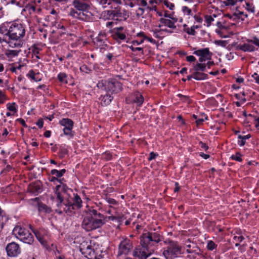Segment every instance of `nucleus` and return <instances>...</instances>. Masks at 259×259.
Wrapping results in <instances>:
<instances>
[{
	"mask_svg": "<svg viewBox=\"0 0 259 259\" xmlns=\"http://www.w3.org/2000/svg\"><path fill=\"white\" fill-rule=\"evenodd\" d=\"M25 34V29L21 24L4 23L0 26V42H5L12 48H20Z\"/></svg>",
	"mask_w": 259,
	"mask_h": 259,
	"instance_id": "nucleus-1",
	"label": "nucleus"
},
{
	"mask_svg": "<svg viewBox=\"0 0 259 259\" xmlns=\"http://www.w3.org/2000/svg\"><path fill=\"white\" fill-rule=\"evenodd\" d=\"M104 223L102 214L95 209L89 208L84 215L81 227L85 231H90L101 227Z\"/></svg>",
	"mask_w": 259,
	"mask_h": 259,
	"instance_id": "nucleus-2",
	"label": "nucleus"
},
{
	"mask_svg": "<svg viewBox=\"0 0 259 259\" xmlns=\"http://www.w3.org/2000/svg\"><path fill=\"white\" fill-rule=\"evenodd\" d=\"M81 198L78 195H76L73 202H71L69 199H65V201L62 203V206L58 207L56 211L59 214H61L63 211H64L68 215H71L74 213V210L75 209H78L81 207Z\"/></svg>",
	"mask_w": 259,
	"mask_h": 259,
	"instance_id": "nucleus-3",
	"label": "nucleus"
},
{
	"mask_svg": "<svg viewBox=\"0 0 259 259\" xmlns=\"http://www.w3.org/2000/svg\"><path fill=\"white\" fill-rule=\"evenodd\" d=\"M97 86L99 89L112 95L119 93L121 90V83L114 79L102 80L97 83Z\"/></svg>",
	"mask_w": 259,
	"mask_h": 259,
	"instance_id": "nucleus-4",
	"label": "nucleus"
},
{
	"mask_svg": "<svg viewBox=\"0 0 259 259\" xmlns=\"http://www.w3.org/2000/svg\"><path fill=\"white\" fill-rule=\"evenodd\" d=\"M160 235L154 232L144 233L140 239V242L144 247L152 248V246L161 241Z\"/></svg>",
	"mask_w": 259,
	"mask_h": 259,
	"instance_id": "nucleus-5",
	"label": "nucleus"
},
{
	"mask_svg": "<svg viewBox=\"0 0 259 259\" xmlns=\"http://www.w3.org/2000/svg\"><path fill=\"white\" fill-rule=\"evenodd\" d=\"M165 243L167 246L163 251V255L166 259H172L175 256L181 254V247L177 242L168 240Z\"/></svg>",
	"mask_w": 259,
	"mask_h": 259,
	"instance_id": "nucleus-6",
	"label": "nucleus"
},
{
	"mask_svg": "<svg viewBox=\"0 0 259 259\" xmlns=\"http://www.w3.org/2000/svg\"><path fill=\"white\" fill-rule=\"evenodd\" d=\"M13 234L24 243L31 244L34 240L33 235L24 228L16 226L13 230Z\"/></svg>",
	"mask_w": 259,
	"mask_h": 259,
	"instance_id": "nucleus-7",
	"label": "nucleus"
},
{
	"mask_svg": "<svg viewBox=\"0 0 259 259\" xmlns=\"http://www.w3.org/2000/svg\"><path fill=\"white\" fill-rule=\"evenodd\" d=\"M105 13L107 14L109 19L119 21H125L129 17L128 12L118 6L105 11Z\"/></svg>",
	"mask_w": 259,
	"mask_h": 259,
	"instance_id": "nucleus-8",
	"label": "nucleus"
},
{
	"mask_svg": "<svg viewBox=\"0 0 259 259\" xmlns=\"http://www.w3.org/2000/svg\"><path fill=\"white\" fill-rule=\"evenodd\" d=\"M246 41L242 45H238L237 49L243 52H252L257 50L254 45L259 47V39L257 37H254L252 39H247Z\"/></svg>",
	"mask_w": 259,
	"mask_h": 259,
	"instance_id": "nucleus-9",
	"label": "nucleus"
},
{
	"mask_svg": "<svg viewBox=\"0 0 259 259\" xmlns=\"http://www.w3.org/2000/svg\"><path fill=\"white\" fill-rule=\"evenodd\" d=\"M154 252V248L149 247H144L136 248L133 252V256L137 257L139 259H147Z\"/></svg>",
	"mask_w": 259,
	"mask_h": 259,
	"instance_id": "nucleus-10",
	"label": "nucleus"
},
{
	"mask_svg": "<svg viewBox=\"0 0 259 259\" xmlns=\"http://www.w3.org/2000/svg\"><path fill=\"white\" fill-rule=\"evenodd\" d=\"M60 124L63 126V131L64 134L72 137L74 135L72 128L73 126V122L69 118H63L60 121Z\"/></svg>",
	"mask_w": 259,
	"mask_h": 259,
	"instance_id": "nucleus-11",
	"label": "nucleus"
},
{
	"mask_svg": "<svg viewBox=\"0 0 259 259\" xmlns=\"http://www.w3.org/2000/svg\"><path fill=\"white\" fill-rule=\"evenodd\" d=\"M68 188L65 185H57L55 189V193L57 196V199L58 200L57 203V206L58 207H62V203L65 201L63 197L62 196V193H66L67 191Z\"/></svg>",
	"mask_w": 259,
	"mask_h": 259,
	"instance_id": "nucleus-12",
	"label": "nucleus"
},
{
	"mask_svg": "<svg viewBox=\"0 0 259 259\" xmlns=\"http://www.w3.org/2000/svg\"><path fill=\"white\" fill-rule=\"evenodd\" d=\"M80 251L86 257L92 259L95 255V252L92 248L90 243L84 241L81 243L79 246Z\"/></svg>",
	"mask_w": 259,
	"mask_h": 259,
	"instance_id": "nucleus-13",
	"label": "nucleus"
},
{
	"mask_svg": "<svg viewBox=\"0 0 259 259\" xmlns=\"http://www.w3.org/2000/svg\"><path fill=\"white\" fill-rule=\"evenodd\" d=\"M6 249L8 255L10 257L17 256L21 253L19 245L14 242L8 244Z\"/></svg>",
	"mask_w": 259,
	"mask_h": 259,
	"instance_id": "nucleus-14",
	"label": "nucleus"
},
{
	"mask_svg": "<svg viewBox=\"0 0 259 259\" xmlns=\"http://www.w3.org/2000/svg\"><path fill=\"white\" fill-rule=\"evenodd\" d=\"M193 54L199 57V61L201 63L210 60L212 54L208 48H204L195 51Z\"/></svg>",
	"mask_w": 259,
	"mask_h": 259,
	"instance_id": "nucleus-15",
	"label": "nucleus"
},
{
	"mask_svg": "<svg viewBox=\"0 0 259 259\" xmlns=\"http://www.w3.org/2000/svg\"><path fill=\"white\" fill-rule=\"evenodd\" d=\"M132 248V243L130 240L127 239L122 240L119 245L118 255L122 254H127Z\"/></svg>",
	"mask_w": 259,
	"mask_h": 259,
	"instance_id": "nucleus-16",
	"label": "nucleus"
},
{
	"mask_svg": "<svg viewBox=\"0 0 259 259\" xmlns=\"http://www.w3.org/2000/svg\"><path fill=\"white\" fill-rule=\"evenodd\" d=\"M69 15L73 18L77 19L78 20L87 21L89 19V16L84 13V12L77 11L76 10L71 9L69 12Z\"/></svg>",
	"mask_w": 259,
	"mask_h": 259,
	"instance_id": "nucleus-17",
	"label": "nucleus"
},
{
	"mask_svg": "<svg viewBox=\"0 0 259 259\" xmlns=\"http://www.w3.org/2000/svg\"><path fill=\"white\" fill-rule=\"evenodd\" d=\"M72 5L76 10L84 12L88 10L90 8V6L88 4L85 2H82L80 0H74L72 2Z\"/></svg>",
	"mask_w": 259,
	"mask_h": 259,
	"instance_id": "nucleus-18",
	"label": "nucleus"
},
{
	"mask_svg": "<svg viewBox=\"0 0 259 259\" xmlns=\"http://www.w3.org/2000/svg\"><path fill=\"white\" fill-rule=\"evenodd\" d=\"M160 23L165 26L169 28L176 29V25L175 23L178 21L177 18L169 19L168 18H160L159 20Z\"/></svg>",
	"mask_w": 259,
	"mask_h": 259,
	"instance_id": "nucleus-19",
	"label": "nucleus"
},
{
	"mask_svg": "<svg viewBox=\"0 0 259 259\" xmlns=\"http://www.w3.org/2000/svg\"><path fill=\"white\" fill-rule=\"evenodd\" d=\"M28 191L34 194H37L41 192V187L39 183H35L30 185L28 188Z\"/></svg>",
	"mask_w": 259,
	"mask_h": 259,
	"instance_id": "nucleus-20",
	"label": "nucleus"
},
{
	"mask_svg": "<svg viewBox=\"0 0 259 259\" xmlns=\"http://www.w3.org/2000/svg\"><path fill=\"white\" fill-rule=\"evenodd\" d=\"M113 97L110 94H108L104 96H101L100 97L101 104L102 106H107L109 105L111 101L113 100Z\"/></svg>",
	"mask_w": 259,
	"mask_h": 259,
	"instance_id": "nucleus-21",
	"label": "nucleus"
},
{
	"mask_svg": "<svg viewBox=\"0 0 259 259\" xmlns=\"http://www.w3.org/2000/svg\"><path fill=\"white\" fill-rule=\"evenodd\" d=\"M34 200L37 202L38 209L39 212L50 213L51 211V209L45 204L38 202V198H36Z\"/></svg>",
	"mask_w": 259,
	"mask_h": 259,
	"instance_id": "nucleus-22",
	"label": "nucleus"
},
{
	"mask_svg": "<svg viewBox=\"0 0 259 259\" xmlns=\"http://www.w3.org/2000/svg\"><path fill=\"white\" fill-rule=\"evenodd\" d=\"M99 4L101 5L104 8H106L108 6H109L111 3H114L116 4H121V0H97Z\"/></svg>",
	"mask_w": 259,
	"mask_h": 259,
	"instance_id": "nucleus-23",
	"label": "nucleus"
},
{
	"mask_svg": "<svg viewBox=\"0 0 259 259\" xmlns=\"http://www.w3.org/2000/svg\"><path fill=\"white\" fill-rule=\"evenodd\" d=\"M207 77L208 75L206 74L197 71H193V78L196 80H204L207 79Z\"/></svg>",
	"mask_w": 259,
	"mask_h": 259,
	"instance_id": "nucleus-24",
	"label": "nucleus"
},
{
	"mask_svg": "<svg viewBox=\"0 0 259 259\" xmlns=\"http://www.w3.org/2000/svg\"><path fill=\"white\" fill-rule=\"evenodd\" d=\"M146 11H147L146 7H139L136 10V15L138 18H145L144 14Z\"/></svg>",
	"mask_w": 259,
	"mask_h": 259,
	"instance_id": "nucleus-25",
	"label": "nucleus"
},
{
	"mask_svg": "<svg viewBox=\"0 0 259 259\" xmlns=\"http://www.w3.org/2000/svg\"><path fill=\"white\" fill-rule=\"evenodd\" d=\"M144 101L143 97L139 93H137L135 95V97L133 99V102L136 103L138 105L140 106L142 104Z\"/></svg>",
	"mask_w": 259,
	"mask_h": 259,
	"instance_id": "nucleus-26",
	"label": "nucleus"
},
{
	"mask_svg": "<svg viewBox=\"0 0 259 259\" xmlns=\"http://www.w3.org/2000/svg\"><path fill=\"white\" fill-rule=\"evenodd\" d=\"M206 68V64L205 63H196L193 67V69H192L193 71H205Z\"/></svg>",
	"mask_w": 259,
	"mask_h": 259,
	"instance_id": "nucleus-27",
	"label": "nucleus"
},
{
	"mask_svg": "<svg viewBox=\"0 0 259 259\" xmlns=\"http://www.w3.org/2000/svg\"><path fill=\"white\" fill-rule=\"evenodd\" d=\"M66 170L65 169H62L61 170H58L57 169H52L51 171V174L52 175L55 176L57 178H60L63 176V175L65 173Z\"/></svg>",
	"mask_w": 259,
	"mask_h": 259,
	"instance_id": "nucleus-28",
	"label": "nucleus"
},
{
	"mask_svg": "<svg viewBox=\"0 0 259 259\" xmlns=\"http://www.w3.org/2000/svg\"><path fill=\"white\" fill-rule=\"evenodd\" d=\"M114 37L116 39H119L120 40H124L126 37L125 34L120 32H115L114 34Z\"/></svg>",
	"mask_w": 259,
	"mask_h": 259,
	"instance_id": "nucleus-29",
	"label": "nucleus"
},
{
	"mask_svg": "<svg viewBox=\"0 0 259 259\" xmlns=\"http://www.w3.org/2000/svg\"><path fill=\"white\" fill-rule=\"evenodd\" d=\"M67 75L64 73H60L58 75V78L59 80L62 82L64 83H67V80H66Z\"/></svg>",
	"mask_w": 259,
	"mask_h": 259,
	"instance_id": "nucleus-30",
	"label": "nucleus"
},
{
	"mask_svg": "<svg viewBox=\"0 0 259 259\" xmlns=\"http://www.w3.org/2000/svg\"><path fill=\"white\" fill-rule=\"evenodd\" d=\"M27 75L35 81H38L40 80V78H38L36 77V74L33 71H30Z\"/></svg>",
	"mask_w": 259,
	"mask_h": 259,
	"instance_id": "nucleus-31",
	"label": "nucleus"
},
{
	"mask_svg": "<svg viewBox=\"0 0 259 259\" xmlns=\"http://www.w3.org/2000/svg\"><path fill=\"white\" fill-rule=\"evenodd\" d=\"M136 5L139 7H147L148 3L146 0H139L137 2H136Z\"/></svg>",
	"mask_w": 259,
	"mask_h": 259,
	"instance_id": "nucleus-32",
	"label": "nucleus"
},
{
	"mask_svg": "<svg viewBox=\"0 0 259 259\" xmlns=\"http://www.w3.org/2000/svg\"><path fill=\"white\" fill-rule=\"evenodd\" d=\"M245 9L249 12L252 13L254 12V7L248 3L245 4Z\"/></svg>",
	"mask_w": 259,
	"mask_h": 259,
	"instance_id": "nucleus-33",
	"label": "nucleus"
},
{
	"mask_svg": "<svg viewBox=\"0 0 259 259\" xmlns=\"http://www.w3.org/2000/svg\"><path fill=\"white\" fill-rule=\"evenodd\" d=\"M94 42L95 44H96L97 46L101 47L103 45V41L102 39L100 38V37L98 36L94 38Z\"/></svg>",
	"mask_w": 259,
	"mask_h": 259,
	"instance_id": "nucleus-34",
	"label": "nucleus"
},
{
	"mask_svg": "<svg viewBox=\"0 0 259 259\" xmlns=\"http://www.w3.org/2000/svg\"><path fill=\"white\" fill-rule=\"evenodd\" d=\"M216 246V244L212 241H209L207 243V247L210 250H212Z\"/></svg>",
	"mask_w": 259,
	"mask_h": 259,
	"instance_id": "nucleus-35",
	"label": "nucleus"
},
{
	"mask_svg": "<svg viewBox=\"0 0 259 259\" xmlns=\"http://www.w3.org/2000/svg\"><path fill=\"white\" fill-rule=\"evenodd\" d=\"M182 11L185 14H187V15H192L191 10L187 6H183L182 7Z\"/></svg>",
	"mask_w": 259,
	"mask_h": 259,
	"instance_id": "nucleus-36",
	"label": "nucleus"
},
{
	"mask_svg": "<svg viewBox=\"0 0 259 259\" xmlns=\"http://www.w3.org/2000/svg\"><path fill=\"white\" fill-rule=\"evenodd\" d=\"M178 96L179 97L180 99L184 102H186L187 103L190 102V99L188 96L183 95L180 94H178Z\"/></svg>",
	"mask_w": 259,
	"mask_h": 259,
	"instance_id": "nucleus-37",
	"label": "nucleus"
},
{
	"mask_svg": "<svg viewBox=\"0 0 259 259\" xmlns=\"http://www.w3.org/2000/svg\"><path fill=\"white\" fill-rule=\"evenodd\" d=\"M15 103H13L12 104H7V108L9 109V110L11 111H13L14 112H17V109L16 108L15 106Z\"/></svg>",
	"mask_w": 259,
	"mask_h": 259,
	"instance_id": "nucleus-38",
	"label": "nucleus"
},
{
	"mask_svg": "<svg viewBox=\"0 0 259 259\" xmlns=\"http://www.w3.org/2000/svg\"><path fill=\"white\" fill-rule=\"evenodd\" d=\"M20 50H9L8 51V55L10 56H16L18 55Z\"/></svg>",
	"mask_w": 259,
	"mask_h": 259,
	"instance_id": "nucleus-39",
	"label": "nucleus"
},
{
	"mask_svg": "<svg viewBox=\"0 0 259 259\" xmlns=\"http://www.w3.org/2000/svg\"><path fill=\"white\" fill-rule=\"evenodd\" d=\"M231 158L233 160H236L237 161H241V155L239 153H236L235 155H233L231 156Z\"/></svg>",
	"mask_w": 259,
	"mask_h": 259,
	"instance_id": "nucleus-40",
	"label": "nucleus"
},
{
	"mask_svg": "<svg viewBox=\"0 0 259 259\" xmlns=\"http://www.w3.org/2000/svg\"><path fill=\"white\" fill-rule=\"evenodd\" d=\"M6 100V97L5 93L0 90V104H3Z\"/></svg>",
	"mask_w": 259,
	"mask_h": 259,
	"instance_id": "nucleus-41",
	"label": "nucleus"
},
{
	"mask_svg": "<svg viewBox=\"0 0 259 259\" xmlns=\"http://www.w3.org/2000/svg\"><path fill=\"white\" fill-rule=\"evenodd\" d=\"M109 219L110 220L116 222L118 223H121V222H122V218H120V217H115V216H111V217H109Z\"/></svg>",
	"mask_w": 259,
	"mask_h": 259,
	"instance_id": "nucleus-42",
	"label": "nucleus"
},
{
	"mask_svg": "<svg viewBox=\"0 0 259 259\" xmlns=\"http://www.w3.org/2000/svg\"><path fill=\"white\" fill-rule=\"evenodd\" d=\"M80 70L81 72L88 73L91 71V70L85 65H83L80 67Z\"/></svg>",
	"mask_w": 259,
	"mask_h": 259,
	"instance_id": "nucleus-43",
	"label": "nucleus"
},
{
	"mask_svg": "<svg viewBox=\"0 0 259 259\" xmlns=\"http://www.w3.org/2000/svg\"><path fill=\"white\" fill-rule=\"evenodd\" d=\"M185 31L189 34L194 35L195 34V31L194 30V27H191V28H187L185 29Z\"/></svg>",
	"mask_w": 259,
	"mask_h": 259,
	"instance_id": "nucleus-44",
	"label": "nucleus"
},
{
	"mask_svg": "<svg viewBox=\"0 0 259 259\" xmlns=\"http://www.w3.org/2000/svg\"><path fill=\"white\" fill-rule=\"evenodd\" d=\"M133 0H123L124 4L129 6L131 8H133L136 5V2L134 3Z\"/></svg>",
	"mask_w": 259,
	"mask_h": 259,
	"instance_id": "nucleus-45",
	"label": "nucleus"
},
{
	"mask_svg": "<svg viewBox=\"0 0 259 259\" xmlns=\"http://www.w3.org/2000/svg\"><path fill=\"white\" fill-rule=\"evenodd\" d=\"M205 21L207 24V26H209L212 21H214L213 18L211 16H206L205 17Z\"/></svg>",
	"mask_w": 259,
	"mask_h": 259,
	"instance_id": "nucleus-46",
	"label": "nucleus"
},
{
	"mask_svg": "<svg viewBox=\"0 0 259 259\" xmlns=\"http://www.w3.org/2000/svg\"><path fill=\"white\" fill-rule=\"evenodd\" d=\"M236 2V0H226L225 2H224V4L226 6L231 5L234 6L235 5Z\"/></svg>",
	"mask_w": 259,
	"mask_h": 259,
	"instance_id": "nucleus-47",
	"label": "nucleus"
},
{
	"mask_svg": "<svg viewBox=\"0 0 259 259\" xmlns=\"http://www.w3.org/2000/svg\"><path fill=\"white\" fill-rule=\"evenodd\" d=\"M60 151L61 154L62 155H64L67 154V152H68L66 148H65V147L64 146H63L62 145L60 146Z\"/></svg>",
	"mask_w": 259,
	"mask_h": 259,
	"instance_id": "nucleus-48",
	"label": "nucleus"
},
{
	"mask_svg": "<svg viewBox=\"0 0 259 259\" xmlns=\"http://www.w3.org/2000/svg\"><path fill=\"white\" fill-rule=\"evenodd\" d=\"M252 77L255 80V82L257 84H259V74H258L257 73H254L252 75Z\"/></svg>",
	"mask_w": 259,
	"mask_h": 259,
	"instance_id": "nucleus-49",
	"label": "nucleus"
},
{
	"mask_svg": "<svg viewBox=\"0 0 259 259\" xmlns=\"http://www.w3.org/2000/svg\"><path fill=\"white\" fill-rule=\"evenodd\" d=\"M4 218L3 215H0V230H2L4 226Z\"/></svg>",
	"mask_w": 259,
	"mask_h": 259,
	"instance_id": "nucleus-50",
	"label": "nucleus"
},
{
	"mask_svg": "<svg viewBox=\"0 0 259 259\" xmlns=\"http://www.w3.org/2000/svg\"><path fill=\"white\" fill-rule=\"evenodd\" d=\"M156 156H157V154H156V153H155L153 152H151L150 153V155L148 158V160H152L154 159L156 157Z\"/></svg>",
	"mask_w": 259,
	"mask_h": 259,
	"instance_id": "nucleus-51",
	"label": "nucleus"
},
{
	"mask_svg": "<svg viewBox=\"0 0 259 259\" xmlns=\"http://www.w3.org/2000/svg\"><path fill=\"white\" fill-rule=\"evenodd\" d=\"M216 44L219 46L225 47H226V42L225 40H218L216 41Z\"/></svg>",
	"mask_w": 259,
	"mask_h": 259,
	"instance_id": "nucleus-52",
	"label": "nucleus"
},
{
	"mask_svg": "<svg viewBox=\"0 0 259 259\" xmlns=\"http://www.w3.org/2000/svg\"><path fill=\"white\" fill-rule=\"evenodd\" d=\"M238 143L240 146H243L245 144V140L243 138H238Z\"/></svg>",
	"mask_w": 259,
	"mask_h": 259,
	"instance_id": "nucleus-53",
	"label": "nucleus"
},
{
	"mask_svg": "<svg viewBox=\"0 0 259 259\" xmlns=\"http://www.w3.org/2000/svg\"><path fill=\"white\" fill-rule=\"evenodd\" d=\"M129 48L131 49L133 52H135L136 51H143L142 48L140 47H134L133 46L129 47Z\"/></svg>",
	"mask_w": 259,
	"mask_h": 259,
	"instance_id": "nucleus-54",
	"label": "nucleus"
},
{
	"mask_svg": "<svg viewBox=\"0 0 259 259\" xmlns=\"http://www.w3.org/2000/svg\"><path fill=\"white\" fill-rule=\"evenodd\" d=\"M199 145L201 147V148L204 149L205 150H206L208 148V146L205 143H204L202 142H199Z\"/></svg>",
	"mask_w": 259,
	"mask_h": 259,
	"instance_id": "nucleus-55",
	"label": "nucleus"
},
{
	"mask_svg": "<svg viewBox=\"0 0 259 259\" xmlns=\"http://www.w3.org/2000/svg\"><path fill=\"white\" fill-rule=\"evenodd\" d=\"M187 61L188 62H193L196 60L195 57L193 56H189L186 58Z\"/></svg>",
	"mask_w": 259,
	"mask_h": 259,
	"instance_id": "nucleus-56",
	"label": "nucleus"
},
{
	"mask_svg": "<svg viewBox=\"0 0 259 259\" xmlns=\"http://www.w3.org/2000/svg\"><path fill=\"white\" fill-rule=\"evenodd\" d=\"M43 120L42 119H39L36 122V125L39 127L42 128L43 126Z\"/></svg>",
	"mask_w": 259,
	"mask_h": 259,
	"instance_id": "nucleus-57",
	"label": "nucleus"
},
{
	"mask_svg": "<svg viewBox=\"0 0 259 259\" xmlns=\"http://www.w3.org/2000/svg\"><path fill=\"white\" fill-rule=\"evenodd\" d=\"M161 30L158 29H153L152 30V32H153V34H154V35L156 37H159V35H158V33Z\"/></svg>",
	"mask_w": 259,
	"mask_h": 259,
	"instance_id": "nucleus-58",
	"label": "nucleus"
},
{
	"mask_svg": "<svg viewBox=\"0 0 259 259\" xmlns=\"http://www.w3.org/2000/svg\"><path fill=\"white\" fill-rule=\"evenodd\" d=\"M8 4H11L12 5H19L20 2L17 1V0H10L8 2Z\"/></svg>",
	"mask_w": 259,
	"mask_h": 259,
	"instance_id": "nucleus-59",
	"label": "nucleus"
},
{
	"mask_svg": "<svg viewBox=\"0 0 259 259\" xmlns=\"http://www.w3.org/2000/svg\"><path fill=\"white\" fill-rule=\"evenodd\" d=\"M168 18V19H174V18H175L172 16V15H171V14H168L165 13L164 14V18Z\"/></svg>",
	"mask_w": 259,
	"mask_h": 259,
	"instance_id": "nucleus-60",
	"label": "nucleus"
},
{
	"mask_svg": "<svg viewBox=\"0 0 259 259\" xmlns=\"http://www.w3.org/2000/svg\"><path fill=\"white\" fill-rule=\"evenodd\" d=\"M165 5L170 10H172L175 7L172 4L169 3L168 2H165Z\"/></svg>",
	"mask_w": 259,
	"mask_h": 259,
	"instance_id": "nucleus-61",
	"label": "nucleus"
},
{
	"mask_svg": "<svg viewBox=\"0 0 259 259\" xmlns=\"http://www.w3.org/2000/svg\"><path fill=\"white\" fill-rule=\"evenodd\" d=\"M17 121H19L20 122V123L24 127H26L27 125L25 123V122L24 121V119H22V118H19L17 119Z\"/></svg>",
	"mask_w": 259,
	"mask_h": 259,
	"instance_id": "nucleus-62",
	"label": "nucleus"
},
{
	"mask_svg": "<svg viewBox=\"0 0 259 259\" xmlns=\"http://www.w3.org/2000/svg\"><path fill=\"white\" fill-rule=\"evenodd\" d=\"M147 8V11H153V10L156 11V6H152L151 7H150V6H148Z\"/></svg>",
	"mask_w": 259,
	"mask_h": 259,
	"instance_id": "nucleus-63",
	"label": "nucleus"
},
{
	"mask_svg": "<svg viewBox=\"0 0 259 259\" xmlns=\"http://www.w3.org/2000/svg\"><path fill=\"white\" fill-rule=\"evenodd\" d=\"M200 156L203 157L204 159H206L209 157V155L208 154H204L203 153H200Z\"/></svg>",
	"mask_w": 259,
	"mask_h": 259,
	"instance_id": "nucleus-64",
	"label": "nucleus"
}]
</instances>
